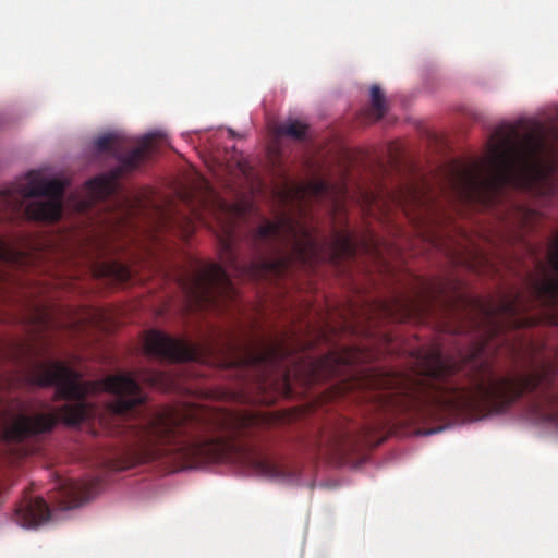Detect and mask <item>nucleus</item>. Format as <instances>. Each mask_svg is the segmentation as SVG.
Wrapping results in <instances>:
<instances>
[{
	"mask_svg": "<svg viewBox=\"0 0 558 558\" xmlns=\"http://www.w3.org/2000/svg\"><path fill=\"white\" fill-rule=\"evenodd\" d=\"M526 289L509 292L496 303H480L482 341L461 362L439 351L425 357L421 373L410 376L381 373L371 377V408L384 415L413 413L417 418H437L442 413H501L511 403L531 395L535 422L558 429V348L522 330L558 326V264H535ZM387 424L381 416L359 425L342 418L329 436L332 450L348 456L365 446Z\"/></svg>",
	"mask_w": 558,
	"mask_h": 558,
	"instance_id": "f257e3e1",
	"label": "nucleus"
},
{
	"mask_svg": "<svg viewBox=\"0 0 558 558\" xmlns=\"http://www.w3.org/2000/svg\"><path fill=\"white\" fill-rule=\"evenodd\" d=\"M28 385L56 387L54 400H73L53 412L19 414L5 428L7 439L22 442L52 432L59 422L77 426L88 416L87 395L101 389L113 396L108 411L114 415L113 435L124 440L111 468L126 470L137 464L172 458L185 466L241 459L254 472L280 476L277 464L234 439L206 434L208 422L193 408H165L149 415H135L145 402L136 378L129 374L110 375L98 384L81 380V374L61 362H33L25 375Z\"/></svg>",
	"mask_w": 558,
	"mask_h": 558,
	"instance_id": "f03ea898",
	"label": "nucleus"
},
{
	"mask_svg": "<svg viewBox=\"0 0 558 558\" xmlns=\"http://www.w3.org/2000/svg\"><path fill=\"white\" fill-rule=\"evenodd\" d=\"M490 144L485 172L456 170L451 184L463 201L492 206L505 191L519 190L542 195L558 170V147L542 124L519 140L513 131H498Z\"/></svg>",
	"mask_w": 558,
	"mask_h": 558,
	"instance_id": "7ed1b4c3",
	"label": "nucleus"
},
{
	"mask_svg": "<svg viewBox=\"0 0 558 558\" xmlns=\"http://www.w3.org/2000/svg\"><path fill=\"white\" fill-rule=\"evenodd\" d=\"M220 262L223 266L254 280L282 277L293 265L314 267L322 254V245L311 228L287 217L266 220L250 235L254 258L240 264L234 250V238L227 229L219 236Z\"/></svg>",
	"mask_w": 558,
	"mask_h": 558,
	"instance_id": "20e7f679",
	"label": "nucleus"
},
{
	"mask_svg": "<svg viewBox=\"0 0 558 558\" xmlns=\"http://www.w3.org/2000/svg\"><path fill=\"white\" fill-rule=\"evenodd\" d=\"M63 193L62 181L32 172L20 186L0 190V214H4L0 219L24 215L32 221L57 222L62 217Z\"/></svg>",
	"mask_w": 558,
	"mask_h": 558,
	"instance_id": "39448f33",
	"label": "nucleus"
},
{
	"mask_svg": "<svg viewBox=\"0 0 558 558\" xmlns=\"http://www.w3.org/2000/svg\"><path fill=\"white\" fill-rule=\"evenodd\" d=\"M190 310L225 311L235 302L236 290L220 264H198L179 279Z\"/></svg>",
	"mask_w": 558,
	"mask_h": 558,
	"instance_id": "423d86ee",
	"label": "nucleus"
},
{
	"mask_svg": "<svg viewBox=\"0 0 558 558\" xmlns=\"http://www.w3.org/2000/svg\"><path fill=\"white\" fill-rule=\"evenodd\" d=\"M154 150V136L145 135L140 146L131 149L126 155L119 157L118 168L111 172L98 175L85 183V192H87L92 201H105L114 195L117 191V182L122 172L133 171L141 166V162L148 157Z\"/></svg>",
	"mask_w": 558,
	"mask_h": 558,
	"instance_id": "0eeeda50",
	"label": "nucleus"
},
{
	"mask_svg": "<svg viewBox=\"0 0 558 558\" xmlns=\"http://www.w3.org/2000/svg\"><path fill=\"white\" fill-rule=\"evenodd\" d=\"M144 345L147 354L160 361L181 363L195 361L198 357L197 347L157 329L147 332Z\"/></svg>",
	"mask_w": 558,
	"mask_h": 558,
	"instance_id": "6e6552de",
	"label": "nucleus"
},
{
	"mask_svg": "<svg viewBox=\"0 0 558 558\" xmlns=\"http://www.w3.org/2000/svg\"><path fill=\"white\" fill-rule=\"evenodd\" d=\"M288 354V348L279 340H257L246 347L242 362L253 368L271 371L279 367Z\"/></svg>",
	"mask_w": 558,
	"mask_h": 558,
	"instance_id": "1a4fd4ad",
	"label": "nucleus"
},
{
	"mask_svg": "<svg viewBox=\"0 0 558 558\" xmlns=\"http://www.w3.org/2000/svg\"><path fill=\"white\" fill-rule=\"evenodd\" d=\"M49 519V509L40 497H25L14 509V521L24 529H34Z\"/></svg>",
	"mask_w": 558,
	"mask_h": 558,
	"instance_id": "9d476101",
	"label": "nucleus"
},
{
	"mask_svg": "<svg viewBox=\"0 0 558 558\" xmlns=\"http://www.w3.org/2000/svg\"><path fill=\"white\" fill-rule=\"evenodd\" d=\"M437 302L434 290L429 286H423V290L412 298L397 300V306L404 311V315H429L432 307Z\"/></svg>",
	"mask_w": 558,
	"mask_h": 558,
	"instance_id": "9b49d317",
	"label": "nucleus"
},
{
	"mask_svg": "<svg viewBox=\"0 0 558 558\" xmlns=\"http://www.w3.org/2000/svg\"><path fill=\"white\" fill-rule=\"evenodd\" d=\"M140 379L142 383L148 385V387L158 389L162 392H168L173 387V379L171 375L160 371H145L141 373Z\"/></svg>",
	"mask_w": 558,
	"mask_h": 558,
	"instance_id": "f8f14e48",
	"label": "nucleus"
},
{
	"mask_svg": "<svg viewBox=\"0 0 558 558\" xmlns=\"http://www.w3.org/2000/svg\"><path fill=\"white\" fill-rule=\"evenodd\" d=\"M63 494H65L66 499L61 501V508L72 509L78 507L83 501H85V498L88 495V488L72 482L63 486Z\"/></svg>",
	"mask_w": 558,
	"mask_h": 558,
	"instance_id": "ddd939ff",
	"label": "nucleus"
},
{
	"mask_svg": "<svg viewBox=\"0 0 558 558\" xmlns=\"http://www.w3.org/2000/svg\"><path fill=\"white\" fill-rule=\"evenodd\" d=\"M371 107L366 110V121L375 122L385 117L386 102L385 96L378 85L371 86Z\"/></svg>",
	"mask_w": 558,
	"mask_h": 558,
	"instance_id": "4468645a",
	"label": "nucleus"
},
{
	"mask_svg": "<svg viewBox=\"0 0 558 558\" xmlns=\"http://www.w3.org/2000/svg\"><path fill=\"white\" fill-rule=\"evenodd\" d=\"M307 124L299 120H289L277 125L275 134L277 136H288L298 141L306 138Z\"/></svg>",
	"mask_w": 558,
	"mask_h": 558,
	"instance_id": "2eb2a0df",
	"label": "nucleus"
},
{
	"mask_svg": "<svg viewBox=\"0 0 558 558\" xmlns=\"http://www.w3.org/2000/svg\"><path fill=\"white\" fill-rule=\"evenodd\" d=\"M99 275L118 282H128L131 279V269L125 264L111 262L99 268Z\"/></svg>",
	"mask_w": 558,
	"mask_h": 558,
	"instance_id": "dca6fc26",
	"label": "nucleus"
},
{
	"mask_svg": "<svg viewBox=\"0 0 558 558\" xmlns=\"http://www.w3.org/2000/svg\"><path fill=\"white\" fill-rule=\"evenodd\" d=\"M24 258V253L9 245L3 240H0V263L7 265H19L23 262Z\"/></svg>",
	"mask_w": 558,
	"mask_h": 558,
	"instance_id": "f3484780",
	"label": "nucleus"
},
{
	"mask_svg": "<svg viewBox=\"0 0 558 558\" xmlns=\"http://www.w3.org/2000/svg\"><path fill=\"white\" fill-rule=\"evenodd\" d=\"M336 253L344 256V257H352L355 255L356 251V244L353 241L350 233H339L336 236Z\"/></svg>",
	"mask_w": 558,
	"mask_h": 558,
	"instance_id": "a211bd4d",
	"label": "nucleus"
},
{
	"mask_svg": "<svg viewBox=\"0 0 558 558\" xmlns=\"http://www.w3.org/2000/svg\"><path fill=\"white\" fill-rule=\"evenodd\" d=\"M96 149L100 153H112L117 155L119 151V140L116 134L102 135L95 141Z\"/></svg>",
	"mask_w": 558,
	"mask_h": 558,
	"instance_id": "6ab92c4d",
	"label": "nucleus"
},
{
	"mask_svg": "<svg viewBox=\"0 0 558 558\" xmlns=\"http://www.w3.org/2000/svg\"><path fill=\"white\" fill-rule=\"evenodd\" d=\"M306 190L314 197H324L329 193V183L320 179L313 180L307 183Z\"/></svg>",
	"mask_w": 558,
	"mask_h": 558,
	"instance_id": "aec40b11",
	"label": "nucleus"
},
{
	"mask_svg": "<svg viewBox=\"0 0 558 558\" xmlns=\"http://www.w3.org/2000/svg\"><path fill=\"white\" fill-rule=\"evenodd\" d=\"M254 422H255V417L254 416H252V415H244V416L240 417L239 424H240V426L245 427V426H247V425H250V424H252Z\"/></svg>",
	"mask_w": 558,
	"mask_h": 558,
	"instance_id": "412c9836",
	"label": "nucleus"
},
{
	"mask_svg": "<svg viewBox=\"0 0 558 558\" xmlns=\"http://www.w3.org/2000/svg\"><path fill=\"white\" fill-rule=\"evenodd\" d=\"M408 193H410V196H412V198H414V201H416L418 203L423 202V199L420 196V192L416 191V189H412V190L408 191Z\"/></svg>",
	"mask_w": 558,
	"mask_h": 558,
	"instance_id": "4be33fe9",
	"label": "nucleus"
},
{
	"mask_svg": "<svg viewBox=\"0 0 558 558\" xmlns=\"http://www.w3.org/2000/svg\"><path fill=\"white\" fill-rule=\"evenodd\" d=\"M193 231V223H191V221H186V229H185V234H189Z\"/></svg>",
	"mask_w": 558,
	"mask_h": 558,
	"instance_id": "5701e85b",
	"label": "nucleus"
},
{
	"mask_svg": "<svg viewBox=\"0 0 558 558\" xmlns=\"http://www.w3.org/2000/svg\"><path fill=\"white\" fill-rule=\"evenodd\" d=\"M283 385H284V387H287V389H289V375H288V373L283 374Z\"/></svg>",
	"mask_w": 558,
	"mask_h": 558,
	"instance_id": "b1692460",
	"label": "nucleus"
},
{
	"mask_svg": "<svg viewBox=\"0 0 558 558\" xmlns=\"http://www.w3.org/2000/svg\"><path fill=\"white\" fill-rule=\"evenodd\" d=\"M434 433H435V430L430 429V430L426 432V435H430V434H434Z\"/></svg>",
	"mask_w": 558,
	"mask_h": 558,
	"instance_id": "393cba45",
	"label": "nucleus"
}]
</instances>
